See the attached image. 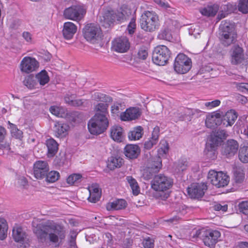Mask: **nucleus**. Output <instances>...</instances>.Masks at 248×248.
Masks as SVG:
<instances>
[{
    "mask_svg": "<svg viewBox=\"0 0 248 248\" xmlns=\"http://www.w3.org/2000/svg\"><path fill=\"white\" fill-rule=\"evenodd\" d=\"M34 232L42 242L46 241L48 235L49 242L55 247L62 244L66 236L65 228L54 222L39 225L34 230Z\"/></svg>",
    "mask_w": 248,
    "mask_h": 248,
    "instance_id": "1",
    "label": "nucleus"
},
{
    "mask_svg": "<svg viewBox=\"0 0 248 248\" xmlns=\"http://www.w3.org/2000/svg\"><path fill=\"white\" fill-rule=\"evenodd\" d=\"M227 136L225 130H218L210 135L204 150V154L207 158L214 160L217 157V147Z\"/></svg>",
    "mask_w": 248,
    "mask_h": 248,
    "instance_id": "2",
    "label": "nucleus"
},
{
    "mask_svg": "<svg viewBox=\"0 0 248 248\" xmlns=\"http://www.w3.org/2000/svg\"><path fill=\"white\" fill-rule=\"evenodd\" d=\"M131 14V10L127 6L123 5L117 11H107L101 17L100 21L103 25L107 27L115 21L122 22Z\"/></svg>",
    "mask_w": 248,
    "mask_h": 248,
    "instance_id": "3",
    "label": "nucleus"
},
{
    "mask_svg": "<svg viewBox=\"0 0 248 248\" xmlns=\"http://www.w3.org/2000/svg\"><path fill=\"white\" fill-rule=\"evenodd\" d=\"M109 125V120L104 116L94 115L88 122V129L92 135H97L104 132Z\"/></svg>",
    "mask_w": 248,
    "mask_h": 248,
    "instance_id": "4",
    "label": "nucleus"
},
{
    "mask_svg": "<svg viewBox=\"0 0 248 248\" xmlns=\"http://www.w3.org/2000/svg\"><path fill=\"white\" fill-rule=\"evenodd\" d=\"M221 40L225 46H229L236 40L237 34L234 24L227 21H223L219 26Z\"/></svg>",
    "mask_w": 248,
    "mask_h": 248,
    "instance_id": "5",
    "label": "nucleus"
},
{
    "mask_svg": "<svg viewBox=\"0 0 248 248\" xmlns=\"http://www.w3.org/2000/svg\"><path fill=\"white\" fill-rule=\"evenodd\" d=\"M159 20L157 15L153 11H145L141 15L140 26L144 31H152L158 28Z\"/></svg>",
    "mask_w": 248,
    "mask_h": 248,
    "instance_id": "6",
    "label": "nucleus"
},
{
    "mask_svg": "<svg viewBox=\"0 0 248 248\" xmlns=\"http://www.w3.org/2000/svg\"><path fill=\"white\" fill-rule=\"evenodd\" d=\"M86 13L85 6L79 3H75L65 8L63 13L65 18L79 22L85 16Z\"/></svg>",
    "mask_w": 248,
    "mask_h": 248,
    "instance_id": "7",
    "label": "nucleus"
},
{
    "mask_svg": "<svg viewBox=\"0 0 248 248\" xmlns=\"http://www.w3.org/2000/svg\"><path fill=\"white\" fill-rule=\"evenodd\" d=\"M170 51L164 45H159L155 47L153 51L152 60L156 65L163 66L166 64L170 57Z\"/></svg>",
    "mask_w": 248,
    "mask_h": 248,
    "instance_id": "8",
    "label": "nucleus"
},
{
    "mask_svg": "<svg viewBox=\"0 0 248 248\" xmlns=\"http://www.w3.org/2000/svg\"><path fill=\"white\" fill-rule=\"evenodd\" d=\"M207 179L212 185L218 188L227 186L230 182V177L226 173L213 170L209 171Z\"/></svg>",
    "mask_w": 248,
    "mask_h": 248,
    "instance_id": "9",
    "label": "nucleus"
},
{
    "mask_svg": "<svg viewBox=\"0 0 248 248\" xmlns=\"http://www.w3.org/2000/svg\"><path fill=\"white\" fill-rule=\"evenodd\" d=\"M171 178L164 174L155 175L151 182V187L156 191L165 192L170 188L173 185Z\"/></svg>",
    "mask_w": 248,
    "mask_h": 248,
    "instance_id": "10",
    "label": "nucleus"
},
{
    "mask_svg": "<svg viewBox=\"0 0 248 248\" xmlns=\"http://www.w3.org/2000/svg\"><path fill=\"white\" fill-rule=\"evenodd\" d=\"M192 67L191 59L183 53L179 54L174 60L173 68L175 72L179 74L187 73Z\"/></svg>",
    "mask_w": 248,
    "mask_h": 248,
    "instance_id": "11",
    "label": "nucleus"
},
{
    "mask_svg": "<svg viewBox=\"0 0 248 248\" xmlns=\"http://www.w3.org/2000/svg\"><path fill=\"white\" fill-rule=\"evenodd\" d=\"M84 38L87 41L94 43L100 40L102 37V32L100 27L94 24L86 25L83 31Z\"/></svg>",
    "mask_w": 248,
    "mask_h": 248,
    "instance_id": "12",
    "label": "nucleus"
},
{
    "mask_svg": "<svg viewBox=\"0 0 248 248\" xmlns=\"http://www.w3.org/2000/svg\"><path fill=\"white\" fill-rule=\"evenodd\" d=\"M39 67V62L35 58L26 56L21 60L19 68L22 73L30 74L37 70Z\"/></svg>",
    "mask_w": 248,
    "mask_h": 248,
    "instance_id": "13",
    "label": "nucleus"
},
{
    "mask_svg": "<svg viewBox=\"0 0 248 248\" xmlns=\"http://www.w3.org/2000/svg\"><path fill=\"white\" fill-rule=\"evenodd\" d=\"M162 167V161L158 158L157 160H150L147 166L141 170V177L145 180L150 179L154 173L159 171Z\"/></svg>",
    "mask_w": 248,
    "mask_h": 248,
    "instance_id": "14",
    "label": "nucleus"
},
{
    "mask_svg": "<svg viewBox=\"0 0 248 248\" xmlns=\"http://www.w3.org/2000/svg\"><path fill=\"white\" fill-rule=\"evenodd\" d=\"M207 187L204 183H193L187 188L188 195L191 198H200L204 194Z\"/></svg>",
    "mask_w": 248,
    "mask_h": 248,
    "instance_id": "15",
    "label": "nucleus"
},
{
    "mask_svg": "<svg viewBox=\"0 0 248 248\" xmlns=\"http://www.w3.org/2000/svg\"><path fill=\"white\" fill-rule=\"evenodd\" d=\"M130 44L127 37L122 36L115 38L112 42V49L118 53L127 52L130 48Z\"/></svg>",
    "mask_w": 248,
    "mask_h": 248,
    "instance_id": "16",
    "label": "nucleus"
},
{
    "mask_svg": "<svg viewBox=\"0 0 248 248\" xmlns=\"http://www.w3.org/2000/svg\"><path fill=\"white\" fill-rule=\"evenodd\" d=\"M48 170L49 167L46 161L39 160L34 163L33 173L36 178L38 179H43Z\"/></svg>",
    "mask_w": 248,
    "mask_h": 248,
    "instance_id": "17",
    "label": "nucleus"
},
{
    "mask_svg": "<svg viewBox=\"0 0 248 248\" xmlns=\"http://www.w3.org/2000/svg\"><path fill=\"white\" fill-rule=\"evenodd\" d=\"M141 114L140 109L137 107H130L120 114L122 121L129 122L138 119Z\"/></svg>",
    "mask_w": 248,
    "mask_h": 248,
    "instance_id": "18",
    "label": "nucleus"
},
{
    "mask_svg": "<svg viewBox=\"0 0 248 248\" xmlns=\"http://www.w3.org/2000/svg\"><path fill=\"white\" fill-rule=\"evenodd\" d=\"M239 144L234 140H229L224 143L222 147V154L227 157L233 156L237 152Z\"/></svg>",
    "mask_w": 248,
    "mask_h": 248,
    "instance_id": "19",
    "label": "nucleus"
},
{
    "mask_svg": "<svg viewBox=\"0 0 248 248\" xmlns=\"http://www.w3.org/2000/svg\"><path fill=\"white\" fill-rule=\"evenodd\" d=\"M13 236L14 240L22 244L24 248L29 245V240L26 233L20 227H15L13 230Z\"/></svg>",
    "mask_w": 248,
    "mask_h": 248,
    "instance_id": "20",
    "label": "nucleus"
},
{
    "mask_svg": "<svg viewBox=\"0 0 248 248\" xmlns=\"http://www.w3.org/2000/svg\"><path fill=\"white\" fill-rule=\"evenodd\" d=\"M206 126L210 128L221 124V115L217 111L208 113L205 120Z\"/></svg>",
    "mask_w": 248,
    "mask_h": 248,
    "instance_id": "21",
    "label": "nucleus"
},
{
    "mask_svg": "<svg viewBox=\"0 0 248 248\" xmlns=\"http://www.w3.org/2000/svg\"><path fill=\"white\" fill-rule=\"evenodd\" d=\"M70 126L65 123L56 122L55 123L53 131L56 137L60 138L65 137L68 134Z\"/></svg>",
    "mask_w": 248,
    "mask_h": 248,
    "instance_id": "22",
    "label": "nucleus"
},
{
    "mask_svg": "<svg viewBox=\"0 0 248 248\" xmlns=\"http://www.w3.org/2000/svg\"><path fill=\"white\" fill-rule=\"evenodd\" d=\"M77 31V26L73 22L68 21L63 24L62 34L67 40L71 39Z\"/></svg>",
    "mask_w": 248,
    "mask_h": 248,
    "instance_id": "23",
    "label": "nucleus"
},
{
    "mask_svg": "<svg viewBox=\"0 0 248 248\" xmlns=\"http://www.w3.org/2000/svg\"><path fill=\"white\" fill-rule=\"evenodd\" d=\"M110 137L117 142H122L125 137L124 132L123 128L118 125H114L112 126L110 130Z\"/></svg>",
    "mask_w": 248,
    "mask_h": 248,
    "instance_id": "24",
    "label": "nucleus"
},
{
    "mask_svg": "<svg viewBox=\"0 0 248 248\" xmlns=\"http://www.w3.org/2000/svg\"><path fill=\"white\" fill-rule=\"evenodd\" d=\"M237 118V114L235 111L233 109L229 110L221 116V124L224 127L231 126L234 123Z\"/></svg>",
    "mask_w": 248,
    "mask_h": 248,
    "instance_id": "25",
    "label": "nucleus"
},
{
    "mask_svg": "<svg viewBox=\"0 0 248 248\" xmlns=\"http://www.w3.org/2000/svg\"><path fill=\"white\" fill-rule=\"evenodd\" d=\"M220 236V233L217 231H207L203 238L204 244L208 247L213 246L217 243Z\"/></svg>",
    "mask_w": 248,
    "mask_h": 248,
    "instance_id": "26",
    "label": "nucleus"
},
{
    "mask_svg": "<svg viewBox=\"0 0 248 248\" xmlns=\"http://www.w3.org/2000/svg\"><path fill=\"white\" fill-rule=\"evenodd\" d=\"M90 193L88 200L89 202L95 203L101 197V190L97 184H93L89 186L88 188Z\"/></svg>",
    "mask_w": 248,
    "mask_h": 248,
    "instance_id": "27",
    "label": "nucleus"
},
{
    "mask_svg": "<svg viewBox=\"0 0 248 248\" xmlns=\"http://www.w3.org/2000/svg\"><path fill=\"white\" fill-rule=\"evenodd\" d=\"M243 50L239 46H234L232 48L231 54L232 63L236 64L241 63L244 60Z\"/></svg>",
    "mask_w": 248,
    "mask_h": 248,
    "instance_id": "28",
    "label": "nucleus"
},
{
    "mask_svg": "<svg viewBox=\"0 0 248 248\" xmlns=\"http://www.w3.org/2000/svg\"><path fill=\"white\" fill-rule=\"evenodd\" d=\"M169 146L167 141L165 140H161L158 145L157 150L158 156L153 160H157L159 158L161 161V158H166L169 153Z\"/></svg>",
    "mask_w": 248,
    "mask_h": 248,
    "instance_id": "29",
    "label": "nucleus"
},
{
    "mask_svg": "<svg viewBox=\"0 0 248 248\" xmlns=\"http://www.w3.org/2000/svg\"><path fill=\"white\" fill-rule=\"evenodd\" d=\"M126 205L127 203L125 200L118 199L108 202L106 205V208L108 211L122 210L125 208Z\"/></svg>",
    "mask_w": 248,
    "mask_h": 248,
    "instance_id": "30",
    "label": "nucleus"
},
{
    "mask_svg": "<svg viewBox=\"0 0 248 248\" xmlns=\"http://www.w3.org/2000/svg\"><path fill=\"white\" fill-rule=\"evenodd\" d=\"M140 149L137 145L128 144L125 147V155L129 158H137L140 154Z\"/></svg>",
    "mask_w": 248,
    "mask_h": 248,
    "instance_id": "31",
    "label": "nucleus"
},
{
    "mask_svg": "<svg viewBox=\"0 0 248 248\" xmlns=\"http://www.w3.org/2000/svg\"><path fill=\"white\" fill-rule=\"evenodd\" d=\"M64 101L66 104L74 107L81 106L85 104H87L86 100L83 101L82 99H76L74 94H66L64 97Z\"/></svg>",
    "mask_w": 248,
    "mask_h": 248,
    "instance_id": "32",
    "label": "nucleus"
},
{
    "mask_svg": "<svg viewBox=\"0 0 248 248\" xmlns=\"http://www.w3.org/2000/svg\"><path fill=\"white\" fill-rule=\"evenodd\" d=\"M108 106L107 103H99L97 104L94 107L95 113L94 115L104 116L108 119Z\"/></svg>",
    "mask_w": 248,
    "mask_h": 248,
    "instance_id": "33",
    "label": "nucleus"
},
{
    "mask_svg": "<svg viewBox=\"0 0 248 248\" xmlns=\"http://www.w3.org/2000/svg\"><path fill=\"white\" fill-rule=\"evenodd\" d=\"M50 112L58 117L65 118L67 115V110L60 106L54 105L49 108Z\"/></svg>",
    "mask_w": 248,
    "mask_h": 248,
    "instance_id": "34",
    "label": "nucleus"
},
{
    "mask_svg": "<svg viewBox=\"0 0 248 248\" xmlns=\"http://www.w3.org/2000/svg\"><path fill=\"white\" fill-rule=\"evenodd\" d=\"M46 145L48 150V157H53L57 153L58 149V144L57 142L54 139H49L46 141Z\"/></svg>",
    "mask_w": 248,
    "mask_h": 248,
    "instance_id": "35",
    "label": "nucleus"
},
{
    "mask_svg": "<svg viewBox=\"0 0 248 248\" xmlns=\"http://www.w3.org/2000/svg\"><path fill=\"white\" fill-rule=\"evenodd\" d=\"M143 135V129L141 126L134 127L129 132L128 138L130 140H140Z\"/></svg>",
    "mask_w": 248,
    "mask_h": 248,
    "instance_id": "36",
    "label": "nucleus"
},
{
    "mask_svg": "<svg viewBox=\"0 0 248 248\" xmlns=\"http://www.w3.org/2000/svg\"><path fill=\"white\" fill-rule=\"evenodd\" d=\"M124 161L122 158L111 156L108 159L107 166L108 169L113 170L117 168L121 167Z\"/></svg>",
    "mask_w": 248,
    "mask_h": 248,
    "instance_id": "37",
    "label": "nucleus"
},
{
    "mask_svg": "<svg viewBox=\"0 0 248 248\" xmlns=\"http://www.w3.org/2000/svg\"><path fill=\"white\" fill-rule=\"evenodd\" d=\"M233 177L235 182L240 183L245 178L244 169L241 166H235L233 168Z\"/></svg>",
    "mask_w": 248,
    "mask_h": 248,
    "instance_id": "38",
    "label": "nucleus"
},
{
    "mask_svg": "<svg viewBox=\"0 0 248 248\" xmlns=\"http://www.w3.org/2000/svg\"><path fill=\"white\" fill-rule=\"evenodd\" d=\"M218 10V6L217 5H214L202 8L200 9V12L204 16H212L216 14Z\"/></svg>",
    "mask_w": 248,
    "mask_h": 248,
    "instance_id": "39",
    "label": "nucleus"
},
{
    "mask_svg": "<svg viewBox=\"0 0 248 248\" xmlns=\"http://www.w3.org/2000/svg\"><path fill=\"white\" fill-rule=\"evenodd\" d=\"M126 180L132 191L133 194L134 195H138L140 192V188L136 180L131 176H127Z\"/></svg>",
    "mask_w": 248,
    "mask_h": 248,
    "instance_id": "40",
    "label": "nucleus"
},
{
    "mask_svg": "<svg viewBox=\"0 0 248 248\" xmlns=\"http://www.w3.org/2000/svg\"><path fill=\"white\" fill-rule=\"evenodd\" d=\"M35 78L37 80L40 85L44 86L47 84L49 81V77L47 72L45 70H42L37 73L35 76Z\"/></svg>",
    "mask_w": 248,
    "mask_h": 248,
    "instance_id": "41",
    "label": "nucleus"
},
{
    "mask_svg": "<svg viewBox=\"0 0 248 248\" xmlns=\"http://www.w3.org/2000/svg\"><path fill=\"white\" fill-rule=\"evenodd\" d=\"M23 83L28 88L32 89L37 88L38 82L32 75H29L25 77Z\"/></svg>",
    "mask_w": 248,
    "mask_h": 248,
    "instance_id": "42",
    "label": "nucleus"
},
{
    "mask_svg": "<svg viewBox=\"0 0 248 248\" xmlns=\"http://www.w3.org/2000/svg\"><path fill=\"white\" fill-rule=\"evenodd\" d=\"M82 175L80 173H73L69 175L66 179V182L70 185H75L82 181Z\"/></svg>",
    "mask_w": 248,
    "mask_h": 248,
    "instance_id": "43",
    "label": "nucleus"
},
{
    "mask_svg": "<svg viewBox=\"0 0 248 248\" xmlns=\"http://www.w3.org/2000/svg\"><path fill=\"white\" fill-rule=\"evenodd\" d=\"M238 156L242 162L244 163L248 162V144L240 147Z\"/></svg>",
    "mask_w": 248,
    "mask_h": 248,
    "instance_id": "44",
    "label": "nucleus"
},
{
    "mask_svg": "<svg viewBox=\"0 0 248 248\" xmlns=\"http://www.w3.org/2000/svg\"><path fill=\"white\" fill-rule=\"evenodd\" d=\"M46 181L49 183H52L58 181L60 177V173L56 170H51L47 172L46 175Z\"/></svg>",
    "mask_w": 248,
    "mask_h": 248,
    "instance_id": "45",
    "label": "nucleus"
},
{
    "mask_svg": "<svg viewBox=\"0 0 248 248\" xmlns=\"http://www.w3.org/2000/svg\"><path fill=\"white\" fill-rule=\"evenodd\" d=\"M92 99L97 101H102L105 102H110L112 101V98L104 93L99 92L94 93L92 96Z\"/></svg>",
    "mask_w": 248,
    "mask_h": 248,
    "instance_id": "46",
    "label": "nucleus"
},
{
    "mask_svg": "<svg viewBox=\"0 0 248 248\" xmlns=\"http://www.w3.org/2000/svg\"><path fill=\"white\" fill-rule=\"evenodd\" d=\"M8 224L6 220L0 217V239L3 240L7 236Z\"/></svg>",
    "mask_w": 248,
    "mask_h": 248,
    "instance_id": "47",
    "label": "nucleus"
},
{
    "mask_svg": "<svg viewBox=\"0 0 248 248\" xmlns=\"http://www.w3.org/2000/svg\"><path fill=\"white\" fill-rule=\"evenodd\" d=\"M238 8V10L243 14L248 13V0H239Z\"/></svg>",
    "mask_w": 248,
    "mask_h": 248,
    "instance_id": "48",
    "label": "nucleus"
},
{
    "mask_svg": "<svg viewBox=\"0 0 248 248\" xmlns=\"http://www.w3.org/2000/svg\"><path fill=\"white\" fill-rule=\"evenodd\" d=\"M10 131L12 136L15 137L16 139H21L22 137V132L18 129L16 126L13 124H10Z\"/></svg>",
    "mask_w": 248,
    "mask_h": 248,
    "instance_id": "49",
    "label": "nucleus"
},
{
    "mask_svg": "<svg viewBox=\"0 0 248 248\" xmlns=\"http://www.w3.org/2000/svg\"><path fill=\"white\" fill-rule=\"evenodd\" d=\"M201 30L198 25L195 24L190 26L188 29L189 34L197 37L200 33Z\"/></svg>",
    "mask_w": 248,
    "mask_h": 248,
    "instance_id": "50",
    "label": "nucleus"
},
{
    "mask_svg": "<svg viewBox=\"0 0 248 248\" xmlns=\"http://www.w3.org/2000/svg\"><path fill=\"white\" fill-rule=\"evenodd\" d=\"M220 104V101L219 100H215L211 102H205L203 103L204 106L208 109H211L217 107H218Z\"/></svg>",
    "mask_w": 248,
    "mask_h": 248,
    "instance_id": "51",
    "label": "nucleus"
},
{
    "mask_svg": "<svg viewBox=\"0 0 248 248\" xmlns=\"http://www.w3.org/2000/svg\"><path fill=\"white\" fill-rule=\"evenodd\" d=\"M121 110H122V105L120 103H114L111 107V113L113 116L118 115Z\"/></svg>",
    "mask_w": 248,
    "mask_h": 248,
    "instance_id": "52",
    "label": "nucleus"
},
{
    "mask_svg": "<svg viewBox=\"0 0 248 248\" xmlns=\"http://www.w3.org/2000/svg\"><path fill=\"white\" fill-rule=\"evenodd\" d=\"M158 38L169 40L171 38V34L169 30L161 31L158 35Z\"/></svg>",
    "mask_w": 248,
    "mask_h": 248,
    "instance_id": "53",
    "label": "nucleus"
},
{
    "mask_svg": "<svg viewBox=\"0 0 248 248\" xmlns=\"http://www.w3.org/2000/svg\"><path fill=\"white\" fill-rule=\"evenodd\" d=\"M148 53L145 47H141L139 50L138 53V57L141 60H145L148 57Z\"/></svg>",
    "mask_w": 248,
    "mask_h": 248,
    "instance_id": "54",
    "label": "nucleus"
},
{
    "mask_svg": "<svg viewBox=\"0 0 248 248\" xmlns=\"http://www.w3.org/2000/svg\"><path fill=\"white\" fill-rule=\"evenodd\" d=\"M238 207L240 211L245 214H248V201H244L240 202Z\"/></svg>",
    "mask_w": 248,
    "mask_h": 248,
    "instance_id": "55",
    "label": "nucleus"
},
{
    "mask_svg": "<svg viewBox=\"0 0 248 248\" xmlns=\"http://www.w3.org/2000/svg\"><path fill=\"white\" fill-rule=\"evenodd\" d=\"M136 28L135 20L132 19L129 23L127 27V31L129 34H132L134 33Z\"/></svg>",
    "mask_w": 248,
    "mask_h": 248,
    "instance_id": "56",
    "label": "nucleus"
},
{
    "mask_svg": "<svg viewBox=\"0 0 248 248\" xmlns=\"http://www.w3.org/2000/svg\"><path fill=\"white\" fill-rule=\"evenodd\" d=\"M157 140L152 139V138L151 137L148 140L145 141L144 143V147L147 149H150L154 145L157 143Z\"/></svg>",
    "mask_w": 248,
    "mask_h": 248,
    "instance_id": "57",
    "label": "nucleus"
},
{
    "mask_svg": "<svg viewBox=\"0 0 248 248\" xmlns=\"http://www.w3.org/2000/svg\"><path fill=\"white\" fill-rule=\"evenodd\" d=\"M22 37L24 39L29 43H32L33 42V38L31 34L28 31H24L22 33Z\"/></svg>",
    "mask_w": 248,
    "mask_h": 248,
    "instance_id": "58",
    "label": "nucleus"
},
{
    "mask_svg": "<svg viewBox=\"0 0 248 248\" xmlns=\"http://www.w3.org/2000/svg\"><path fill=\"white\" fill-rule=\"evenodd\" d=\"M236 87L238 90L244 93H248V83H240L236 84Z\"/></svg>",
    "mask_w": 248,
    "mask_h": 248,
    "instance_id": "59",
    "label": "nucleus"
},
{
    "mask_svg": "<svg viewBox=\"0 0 248 248\" xmlns=\"http://www.w3.org/2000/svg\"><path fill=\"white\" fill-rule=\"evenodd\" d=\"M144 248H153L154 247L153 240L150 238H146L143 242Z\"/></svg>",
    "mask_w": 248,
    "mask_h": 248,
    "instance_id": "60",
    "label": "nucleus"
},
{
    "mask_svg": "<svg viewBox=\"0 0 248 248\" xmlns=\"http://www.w3.org/2000/svg\"><path fill=\"white\" fill-rule=\"evenodd\" d=\"M160 128L158 126H156L154 128L152 131V139H154L158 141L159 135Z\"/></svg>",
    "mask_w": 248,
    "mask_h": 248,
    "instance_id": "61",
    "label": "nucleus"
},
{
    "mask_svg": "<svg viewBox=\"0 0 248 248\" xmlns=\"http://www.w3.org/2000/svg\"><path fill=\"white\" fill-rule=\"evenodd\" d=\"M16 185L19 186L24 187L27 185V181L24 177H20L17 180Z\"/></svg>",
    "mask_w": 248,
    "mask_h": 248,
    "instance_id": "62",
    "label": "nucleus"
},
{
    "mask_svg": "<svg viewBox=\"0 0 248 248\" xmlns=\"http://www.w3.org/2000/svg\"><path fill=\"white\" fill-rule=\"evenodd\" d=\"M228 206L227 204L221 205L220 204H216L214 206V209L216 211H220L225 212L227 210Z\"/></svg>",
    "mask_w": 248,
    "mask_h": 248,
    "instance_id": "63",
    "label": "nucleus"
},
{
    "mask_svg": "<svg viewBox=\"0 0 248 248\" xmlns=\"http://www.w3.org/2000/svg\"><path fill=\"white\" fill-rule=\"evenodd\" d=\"M154 1L157 4L163 8L167 9L170 7L169 3L165 0H154Z\"/></svg>",
    "mask_w": 248,
    "mask_h": 248,
    "instance_id": "64",
    "label": "nucleus"
}]
</instances>
